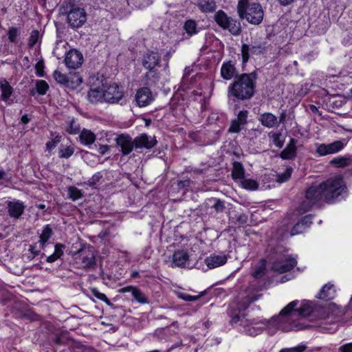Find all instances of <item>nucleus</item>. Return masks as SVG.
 Here are the masks:
<instances>
[{"label": "nucleus", "instance_id": "1", "mask_svg": "<svg viewBox=\"0 0 352 352\" xmlns=\"http://www.w3.org/2000/svg\"><path fill=\"white\" fill-rule=\"evenodd\" d=\"M312 303L307 300H293L285 307L278 316L270 319L263 318V329L269 335H274L278 331H291L304 329L300 320L313 312Z\"/></svg>", "mask_w": 352, "mask_h": 352}, {"label": "nucleus", "instance_id": "2", "mask_svg": "<svg viewBox=\"0 0 352 352\" xmlns=\"http://www.w3.org/2000/svg\"><path fill=\"white\" fill-rule=\"evenodd\" d=\"M250 302L244 303L239 307V312L232 316L231 322L238 324L239 330L250 336H256L263 331V318H250L241 311L248 308Z\"/></svg>", "mask_w": 352, "mask_h": 352}, {"label": "nucleus", "instance_id": "3", "mask_svg": "<svg viewBox=\"0 0 352 352\" xmlns=\"http://www.w3.org/2000/svg\"><path fill=\"white\" fill-rule=\"evenodd\" d=\"M321 184L324 191L325 201L327 203L339 201L347 193L346 184L341 176L332 177Z\"/></svg>", "mask_w": 352, "mask_h": 352}, {"label": "nucleus", "instance_id": "4", "mask_svg": "<svg viewBox=\"0 0 352 352\" xmlns=\"http://www.w3.org/2000/svg\"><path fill=\"white\" fill-rule=\"evenodd\" d=\"M237 11L241 18L251 24L258 25L263 19V10L258 3H250L248 0H239Z\"/></svg>", "mask_w": 352, "mask_h": 352}, {"label": "nucleus", "instance_id": "5", "mask_svg": "<svg viewBox=\"0 0 352 352\" xmlns=\"http://www.w3.org/2000/svg\"><path fill=\"white\" fill-rule=\"evenodd\" d=\"M230 91L239 99L250 98L254 93V83L250 76L243 74L230 87Z\"/></svg>", "mask_w": 352, "mask_h": 352}, {"label": "nucleus", "instance_id": "6", "mask_svg": "<svg viewBox=\"0 0 352 352\" xmlns=\"http://www.w3.org/2000/svg\"><path fill=\"white\" fill-rule=\"evenodd\" d=\"M322 200L325 201L324 191L322 184L311 186L306 192L305 199L297 209L298 214L309 210L315 204Z\"/></svg>", "mask_w": 352, "mask_h": 352}, {"label": "nucleus", "instance_id": "7", "mask_svg": "<svg viewBox=\"0 0 352 352\" xmlns=\"http://www.w3.org/2000/svg\"><path fill=\"white\" fill-rule=\"evenodd\" d=\"M73 258L78 267H91L95 264L94 249L90 245H85L74 254Z\"/></svg>", "mask_w": 352, "mask_h": 352}, {"label": "nucleus", "instance_id": "8", "mask_svg": "<svg viewBox=\"0 0 352 352\" xmlns=\"http://www.w3.org/2000/svg\"><path fill=\"white\" fill-rule=\"evenodd\" d=\"M90 90L87 97L93 103L104 102V83L102 78L91 77L89 79Z\"/></svg>", "mask_w": 352, "mask_h": 352}, {"label": "nucleus", "instance_id": "9", "mask_svg": "<svg viewBox=\"0 0 352 352\" xmlns=\"http://www.w3.org/2000/svg\"><path fill=\"white\" fill-rule=\"evenodd\" d=\"M214 19L219 26L225 30H228L231 34L234 35L239 34L241 31L240 23L228 17L223 11L217 12Z\"/></svg>", "mask_w": 352, "mask_h": 352}, {"label": "nucleus", "instance_id": "10", "mask_svg": "<svg viewBox=\"0 0 352 352\" xmlns=\"http://www.w3.org/2000/svg\"><path fill=\"white\" fill-rule=\"evenodd\" d=\"M229 255L224 251H218L210 254L204 258V263L209 270L215 269L224 265Z\"/></svg>", "mask_w": 352, "mask_h": 352}, {"label": "nucleus", "instance_id": "11", "mask_svg": "<svg viewBox=\"0 0 352 352\" xmlns=\"http://www.w3.org/2000/svg\"><path fill=\"white\" fill-rule=\"evenodd\" d=\"M87 21V14L84 9L76 8L67 14V21L73 28L81 27Z\"/></svg>", "mask_w": 352, "mask_h": 352}, {"label": "nucleus", "instance_id": "12", "mask_svg": "<svg viewBox=\"0 0 352 352\" xmlns=\"http://www.w3.org/2000/svg\"><path fill=\"white\" fill-rule=\"evenodd\" d=\"M296 263L295 258L284 255L272 264V270L279 273H284L292 270Z\"/></svg>", "mask_w": 352, "mask_h": 352}, {"label": "nucleus", "instance_id": "13", "mask_svg": "<svg viewBox=\"0 0 352 352\" xmlns=\"http://www.w3.org/2000/svg\"><path fill=\"white\" fill-rule=\"evenodd\" d=\"M123 97L122 89L117 85H111L107 87L104 85V102L116 103Z\"/></svg>", "mask_w": 352, "mask_h": 352}, {"label": "nucleus", "instance_id": "14", "mask_svg": "<svg viewBox=\"0 0 352 352\" xmlns=\"http://www.w3.org/2000/svg\"><path fill=\"white\" fill-rule=\"evenodd\" d=\"M135 99L138 106L144 107L150 104L155 97L149 88L142 87L136 91Z\"/></svg>", "mask_w": 352, "mask_h": 352}, {"label": "nucleus", "instance_id": "15", "mask_svg": "<svg viewBox=\"0 0 352 352\" xmlns=\"http://www.w3.org/2000/svg\"><path fill=\"white\" fill-rule=\"evenodd\" d=\"M83 60L82 54L76 50H71L67 54L65 63L67 67L76 69L79 67Z\"/></svg>", "mask_w": 352, "mask_h": 352}, {"label": "nucleus", "instance_id": "16", "mask_svg": "<svg viewBox=\"0 0 352 352\" xmlns=\"http://www.w3.org/2000/svg\"><path fill=\"white\" fill-rule=\"evenodd\" d=\"M160 56L156 52H148L142 57L143 67L150 72L155 71L159 66Z\"/></svg>", "mask_w": 352, "mask_h": 352}, {"label": "nucleus", "instance_id": "17", "mask_svg": "<svg viewBox=\"0 0 352 352\" xmlns=\"http://www.w3.org/2000/svg\"><path fill=\"white\" fill-rule=\"evenodd\" d=\"M330 164L336 168L346 167V173L352 175L349 171V168L352 167V156L351 155H345L344 156H338L334 157L330 161Z\"/></svg>", "mask_w": 352, "mask_h": 352}, {"label": "nucleus", "instance_id": "18", "mask_svg": "<svg viewBox=\"0 0 352 352\" xmlns=\"http://www.w3.org/2000/svg\"><path fill=\"white\" fill-rule=\"evenodd\" d=\"M156 142L155 138L146 134H142L134 140L135 147L139 148H151L155 145Z\"/></svg>", "mask_w": 352, "mask_h": 352}, {"label": "nucleus", "instance_id": "19", "mask_svg": "<svg viewBox=\"0 0 352 352\" xmlns=\"http://www.w3.org/2000/svg\"><path fill=\"white\" fill-rule=\"evenodd\" d=\"M248 118V111H241L239 113L237 118L232 122L229 131L232 133L239 132L245 124Z\"/></svg>", "mask_w": 352, "mask_h": 352}, {"label": "nucleus", "instance_id": "20", "mask_svg": "<svg viewBox=\"0 0 352 352\" xmlns=\"http://www.w3.org/2000/svg\"><path fill=\"white\" fill-rule=\"evenodd\" d=\"M117 143L120 146L124 155L129 154L133 150V144H135L130 137L124 135L118 138Z\"/></svg>", "mask_w": 352, "mask_h": 352}, {"label": "nucleus", "instance_id": "21", "mask_svg": "<svg viewBox=\"0 0 352 352\" xmlns=\"http://www.w3.org/2000/svg\"><path fill=\"white\" fill-rule=\"evenodd\" d=\"M23 204L18 200H14L8 202V209L9 214L14 218H19L24 210Z\"/></svg>", "mask_w": 352, "mask_h": 352}, {"label": "nucleus", "instance_id": "22", "mask_svg": "<svg viewBox=\"0 0 352 352\" xmlns=\"http://www.w3.org/2000/svg\"><path fill=\"white\" fill-rule=\"evenodd\" d=\"M335 296L336 289L334 285L331 283L324 285L317 295V298L324 300H331L334 298Z\"/></svg>", "mask_w": 352, "mask_h": 352}, {"label": "nucleus", "instance_id": "23", "mask_svg": "<svg viewBox=\"0 0 352 352\" xmlns=\"http://www.w3.org/2000/svg\"><path fill=\"white\" fill-rule=\"evenodd\" d=\"M188 260L189 256L184 250L176 251L173 255V262L175 266H184Z\"/></svg>", "mask_w": 352, "mask_h": 352}, {"label": "nucleus", "instance_id": "24", "mask_svg": "<svg viewBox=\"0 0 352 352\" xmlns=\"http://www.w3.org/2000/svg\"><path fill=\"white\" fill-rule=\"evenodd\" d=\"M261 124L268 128H272L278 125L277 118L270 113H265L261 115L259 118Z\"/></svg>", "mask_w": 352, "mask_h": 352}, {"label": "nucleus", "instance_id": "25", "mask_svg": "<svg viewBox=\"0 0 352 352\" xmlns=\"http://www.w3.org/2000/svg\"><path fill=\"white\" fill-rule=\"evenodd\" d=\"M0 90L1 91V99L3 101H6L13 92V88L5 79H0Z\"/></svg>", "mask_w": 352, "mask_h": 352}, {"label": "nucleus", "instance_id": "26", "mask_svg": "<svg viewBox=\"0 0 352 352\" xmlns=\"http://www.w3.org/2000/svg\"><path fill=\"white\" fill-rule=\"evenodd\" d=\"M296 153V141L294 139H291L286 148L281 152L280 156L283 159L289 160L295 157Z\"/></svg>", "mask_w": 352, "mask_h": 352}, {"label": "nucleus", "instance_id": "27", "mask_svg": "<svg viewBox=\"0 0 352 352\" xmlns=\"http://www.w3.org/2000/svg\"><path fill=\"white\" fill-rule=\"evenodd\" d=\"M96 140V135L88 129H83L80 134V142L85 146L92 144Z\"/></svg>", "mask_w": 352, "mask_h": 352}, {"label": "nucleus", "instance_id": "28", "mask_svg": "<svg viewBox=\"0 0 352 352\" xmlns=\"http://www.w3.org/2000/svg\"><path fill=\"white\" fill-rule=\"evenodd\" d=\"M221 74L224 79L230 80L235 75V68L230 63H224L221 66Z\"/></svg>", "mask_w": 352, "mask_h": 352}, {"label": "nucleus", "instance_id": "29", "mask_svg": "<svg viewBox=\"0 0 352 352\" xmlns=\"http://www.w3.org/2000/svg\"><path fill=\"white\" fill-rule=\"evenodd\" d=\"M82 82V77L78 73H70L67 77L66 86L72 89H75L80 86Z\"/></svg>", "mask_w": 352, "mask_h": 352}, {"label": "nucleus", "instance_id": "30", "mask_svg": "<svg viewBox=\"0 0 352 352\" xmlns=\"http://www.w3.org/2000/svg\"><path fill=\"white\" fill-rule=\"evenodd\" d=\"M261 52V47L257 46L250 47L246 44H243L241 47V54L243 63H246L250 57V53L255 54Z\"/></svg>", "mask_w": 352, "mask_h": 352}, {"label": "nucleus", "instance_id": "31", "mask_svg": "<svg viewBox=\"0 0 352 352\" xmlns=\"http://www.w3.org/2000/svg\"><path fill=\"white\" fill-rule=\"evenodd\" d=\"M53 234L52 230L50 225H46L43 227L41 233L40 234L39 245L43 248L47 241L52 237Z\"/></svg>", "mask_w": 352, "mask_h": 352}, {"label": "nucleus", "instance_id": "32", "mask_svg": "<svg viewBox=\"0 0 352 352\" xmlns=\"http://www.w3.org/2000/svg\"><path fill=\"white\" fill-rule=\"evenodd\" d=\"M232 175L234 179L241 180L244 177V168L240 162H234Z\"/></svg>", "mask_w": 352, "mask_h": 352}, {"label": "nucleus", "instance_id": "33", "mask_svg": "<svg viewBox=\"0 0 352 352\" xmlns=\"http://www.w3.org/2000/svg\"><path fill=\"white\" fill-rule=\"evenodd\" d=\"M65 247L60 244H56L54 247V252L52 254L50 255L47 258L48 263H53L58 259L63 254V250Z\"/></svg>", "mask_w": 352, "mask_h": 352}, {"label": "nucleus", "instance_id": "34", "mask_svg": "<svg viewBox=\"0 0 352 352\" xmlns=\"http://www.w3.org/2000/svg\"><path fill=\"white\" fill-rule=\"evenodd\" d=\"M66 45L67 43L65 41H58L53 50V54L56 56L58 59H60L63 54L66 52Z\"/></svg>", "mask_w": 352, "mask_h": 352}, {"label": "nucleus", "instance_id": "35", "mask_svg": "<svg viewBox=\"0 0 352 352\" xmlns=\"http://www.w3.org/2000/svg\"><path fill=\"white\" fill-rule=\"evenodd\" d=\"M265 260H261L255 266L254 270L252 272V276L258 278L263 276L265 273Z\"/></svg>", "mask_w": 352, "mask_h": 352}, {"label": "nucleus", "instance_id": "36", "mask_svg": "<svg viewBox=\"0 0 352 352\" xmlns=\"http://www.w3.org/2000/svg\"><path fill=\"white\" fill-rule=\"evenodd\" d=\"M199 6L203 12H213L216 8L214 0H200Z\"/></svg>", "mask_w": 352, "mask_h": 352}, {"label": "nucleus", "instance_id": "37", "mask_svg": "<svg viewBox=\"0 0 352 352\" xmlns=\"http://www.w3.org/2000/svg\"><path fill=\"white\" fill-rule=\"evenodd\" d=\"M241 185L242 188L254 190L258 188V184L256 181L252 179H244V177L240 180Z\"/></svg>", "mask_w": 352, "mask_h": 352}, {"label": "nucleus", "instance_id": "38", "mask_svg": "<svg viewBox=\"0 0 352 352\" xmlns=\"http://www.w3.org/2000/svg\"><path fill=\"white\" fill-rule=\"evenodd\" d=\"M346 145V142L344 140H337L329 144L331 155L341 151Z\"/></svg>", "mask_w": 352, "mask_h": 352}, {"label": "nucleus", "instance_id": "39", "mask_svg": "<svg viewBox=\"0 0 352 352\" xmlns=\"http://www.w3.org/2000/svg\"><path fill=\"white\" fill-rule=\"evenodd\" d=\"M316 153L318 156L331 155L329 144H316Z\"/></svg>", "mask_w": 352, "mask_h": 352}, {"label": "nucleus", "instance_id": "40", "mask_svg": "<svg viewBox=\"0 0 352 352\" xmlns=\"http://www.w3.org/2000/svg\"><path fill=\"white\" fill-rule=\"evenodd\" d=\"M68 196L73 200L76 201L82 197V192L74 186H70L68 188Z\"/></svg>", "mask_w": 352, "mask_h": 352}, {"label": "nucleus", "instance_id": "41", "mask_svg": "<svg viewBox=\"0 0 352 352\" xmlns=\"http://www.w3.org/2000/svg\"><path fill=\"white\" fill-rule=\"evenodd\" d=\"M74 152V148L73 146H62L59 150V157L61 158H69L71 157Z\"/></svg>", "mask_w": 352, "mask_h": 352}, {"label": "nucleus", "instance_id": "42", "mask_svg": "<svg viewBox=\"0 0 352 352\" xmlns=\"http://www.w3.org/2000/svg\"><path fill=\"white\" fill-rule=\"evenodd\" d=\"M184 30L189 35L195 34L197 33V24L192 20H188L184 26Z\"/></svg>", "mask_w": 352, "mask_h": 352}, {"label": "nucleus", "instance_id": "43", "mask_svg": "<svg viewBox=\"0 0 352 352\" xmlns=\"http://www.w3.org/2000/svg\"><path fill=\"white\" fill-rule=\"evenodd\" d=\"M132 296L135 298V300L141 303L146 304L148 302L147 298L145 295L137 287L133 289L132 293Z\"/></svg>", "mask_w": 352, "mask_h": 352}, {"label": "nucleus", "instance_id": "44", "mask_svg": "<svg viewBox=\"0 0 352 352\" xmlns=\"http://www.w3.org/2000/svg\"><path fill=\"white\" fill-rule=\"evenodd\" d=\"M36 89L37 92L40 95H44L46 94L47 91L49 89V86L47 83L43 80H37L36 82Z\"/></svg>", "mask_w": 352, "mask_h": 352}, {"label": "nucleus", "instance_id": "45", "mask_svg": "<svg viewBox=\"0 0 352 352\" xmlns=\"http://www.w3.org/2000/svg\"><path fill=\"white\" fill-rule=\"evenodd\" d=\"M292 168H287L283 173L278 175L277 176V182L279 183H283L287 181L292 175Z\"/></svg>", "mask_w": 352, "mask_h": 352}, {"label": "nucleus", "instance_id": "46", "mask_svg": "<svg viewBox=\"0 0 352 352\" xmlns=\"http://www.w3.org/2000/svg\"><path fill=\"white\" fill-rule=\"evenodd\" d=\"M54 77L58 83L63 84L66 86L68 76L65 75L60 72L55 71L54 72Z\"/></svg>", "mask_w": 352, "mask_h": 352}, {"label": "nucleus", "instance_id": "47", "mask_svg": "<svg viewBox=\"0 0 352 352\" xmlns=\"http://www.w3.org/2000/svg\"><path fill=\"white\" fill-rule=\"evenodd\" d=\"M60 142V137L56 135L54 138L46 143V151L50 152L56 148L57 144Z\"/></svg>", "mask_w": 352, "mask_h": 352}, {"label": "nucleus", "instance_id": "48", "mask_svg": "<svg viewBox=\"0 0 352 352\" xmlns=\"http://www.w3.org/2000/svg\"><path fill=\"white\" fill-rule=\"evenodd\" d=\"M91 293L98 299H99L103 302H105L107 303H109V300L108 298L107 297V296L104 294L100 292L98 289H93L91 290Z\"/></svg>", "mask_w": 352, "mask_h": 352}, {"label": "nucleus", "instance_id": "49", "mask_svg": "<svg viewBox=\"0 0 352 352\" xmlns=\"http://www.w3.org/2000/svg\"><path fill=\"white\" fill-rule=\"evenodd\" d=\"M305 349L306 346L305 345L299 344L294 347L283 349L279 352H302Z\"/></svg>", "mask_w": 352, "mask_h": 352}, {"label": "nucleus", "instance_id": "50", "mask_svg": "<svg viewBox=\"0 0 352 352\" xmlns=\"http://www.w3.org/2000/svg\"><path fill=\"white\" fill-rule=\"evenodd\" d=\"M305 228L302 226L300 221L298 222L292 228L291 235H296L303 232Z\"/></svg>", "mask_w": 352, "mask_h": 352}, {"label": "nucleus", "instance_id": "51", "mask_svg": "<svg viewBox=\"0 0 352 352\" xmlns=\"http://www.w3.org/2000/svg\"><path fill=\"white\" fill-rule=\"evenodd\" d=\"M200 296H191L186 293H179L178 297L186 301H195L199 298Z\"/></svg>", "mask_w": 352, "mask_h": 352}, {"label": "nucleus", "instance_id": "52", "mask_svg": "<svg viewBox=\"0 0 352 352\" xmlns=\"http://www.w3.org/2000/svg\"><path fill=\"white\" fill-rule=\"evenodd\" d=\"M8 39L10 42H14L18 36V30L16 28H10L8 32Z\"/></svg>", "mask_w": 352, "mask_h": 352}, {"label": "nucleus", "instance_id": "53", "mask_svg": "<svg viewBox=\"0 0 352 352\" xmlns=\"http://www.w3.org/2000/svg\"><path fill=\"white\" fill-rule=\"evenodd\" d=\"M39 33L37 30H34L32 32L31 35L29 38V45L32 47L34 46L38 41Z\"/></svg>", "mask_w": 352, "mask_h": 352}, {"label": "nucleus", "instance_id": "54", "mask_svg": "<svg viewBox=\"0 0 352 352\" xmlns=\"http://www.w3.org/2000/svg\"><path fill=\"white\" fill-rule=\"evenodd\" d=\"M312 219L313 217L311 214L303 217L300 221L302 226L305 227V228L309 227V225L312 223Z\"/></svg>", "mask_w": 352, "mask_h": 352}, {"label": "nucleus", "instance_id": "55", "mask_svg": "<svg viewBox=\"0 0 352 352\" xmlns=\"http://www.w3.org/2000/svg\"><path fill=\"white\" fill-rule=\"evenodd\" d=\"M67 131L70 134H76L79 131V127L77 124H75L74 121L72 120L67 127Z\"/></svg>", "mask_w": 352, "mask_h": 352}, {"label": "nucleus", "instance_id": "56", "mask_svg": "<svg viewBox=\"0 0 352 352\" xmlns=\"http://www.w3.org/2000/svg\"><path fill=\"white\" fill-rule=\"evenodd\" d=\"M35 69L38 76L42 77L44 76V66L42 62H38L35 66Z\"/></svg>", "mask_w": 352, "mask_h": 352}, {"label": "nucleus", "instance_id": "57", "mask_svg": "<svg viewBox=\"0 0 352 352\" xmlns=\"http://www.w3.org/2000/svg\"><path fill=\"white\" fill-rule=\"evenodd\" d=\"M340 352H352V342L343 344L339 348Z\"/></svg>", "mask_w": 352, "mask_h": 352}, {"label": "nucleus", "instance_id": "58", "mask_svg": "<svg viewBox=\"0 0 352 352\" xmlns=\"http://www.w3.org/2000/svg\"><path fill=\"white\" fill-rule=\"evenodd\" d=\"M280 137V134H279V133H276L274 135V144L278 147H281L283 146V142L280 140H279Z\"/></svg>", "mask_w": 352, "mask_h": 352}, {"label": "nucleus", "instance_id": "59", "mask_svg": "<svg viewBox=\"0 0 352 352\" xmlns=\"http://www.w3.org/2000/svg\"><path fill=\"white\" fill-rule=\"evenodd\" d=\"M135 287H132V286H129V287H123L121 289L120 292H131V294L133 293V289H135Z\"/></svg>", "mask_w": 352, "mask_h": 352}, {"label": "nucleus", "instance_id": "60", "mask_svg": "<svg viewBox=\"0 0 352 352\" xmlns=\"http://www.w3.org/2000/svg\"><path fill=\"white\" fill-rule=\"evenodd\" d=\"M278 1L280 5L286 6L292 4L294 1V0H278Z\"/></svg>", "mask_w": 352, "mask_h": 352}, {"label": "nucleus", "instance_id": "61", "mask_svg": "<svg viewBox=\"0 0 352 352\" xmlns=\"http://www.w3.org/2000/svg\"><path fill=\"white\" fill-rule=\"evenodd\" d=\"M109 149L108 146H101L99 148L100 153L104 154Z\"/></svg>", "mask_w": 352, "mask_h": 352}, {"label": "nucleus", "instance_id": "62", "mask_svg": "<svg viewBox=\"0 0 352 352\" xmlns=\"http://www.w3.org/2000/svg\"><path fill=\"white\" fill-rule=\"evenodd\" d=\"M21 121L23 124H27L29 122V118H28L27 115H24L22 116Z\"/></svg>", "mask_w": 352, "mask_h": 352}, {"label": "nucleus", "instance_id": "63", "mask_svg": "<svg viewBox=\"0 0 352 352\" xmlns=\"http://www.w3.org/2000/svg\"><path fill=\"white\" fill-rule=\"evenodd\" d=\"M5 175V172L0 170V181L4 179Z\"/></svg>", "mask_w": 352, "mask_h": 352}, {"label": "nucleus", "instance_id": "64", "mask_svg": "<svg viewBox=\"0 0 352 352\" xmlns=\"http://www.w3.org/2000/svg\"><path fill=\"white\" fill-rule=\"evenodd\" d=\"M310 109H311V111L313 112H316L318 111L317 107L316 106H314V105H311L310 106Z\"/></svg>", "mask_w": 352, "mask_h": 352}]
</instances>
